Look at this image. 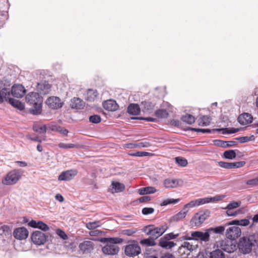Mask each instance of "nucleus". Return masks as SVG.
I'll list each match as a JSON object with an SVG mask.
<instances>
[{
	"label": "nucleus",
	"mask_w": 258,
	"mask_h": 258,
	"mask_svg": "<svg viewBox=\"0 0 258 258\" xmlns=\"http://www.w3.org/2000/svg\"><path fill=\"white\" fill-rule=\"evenodd\" d=\"M25 99L27 103L32 106L29 108L31 114L36 115L41 114L43 98L38 93L30 92Z\"/></svg>",
	"instance_id": "nucleus-1"
},
{
	"label": "nucleus",
	"mask_w": 258,
	"mask_h": 258,
	"mask_svg": "<svg viewBox=\"0 0 258 258\" xmlns=\"http://www.w3.org/2000/svg\"><path fill=\"white\" fill-rule=\"evenodd\" d=\"M224 227H216L206 229L205 232L195 231L191 233L192 239L200 240L204 241H208L209 240L210 235L212 234H222L224 231Z\"/></svg>",
	"instance_id": "nucleus-2"
},
{
	"label": "nucleus",
	"mask_w": 258,
	"mask_h": 258,
	"mask_svg": "<svg viewBox=\"0 0 258 258\" xmlns=\"http://www.w3.org/2000/svg\"><path fill=\"white\" fill-rule=\"evenodd\" d=\"M106 241V244L102 247V251L105 254L115 255L119 250V247L117 244L120 243L123 240L120 238H104Z\"/></svg>",
	"instance_id": "nucleus-3"
},
{
	"label": "nucleus",
	"mask_w": 258,
	"mask_h": 258,
	"mask_svg": "<svg viewBox=\"0 0 258 258\" xmlns=\"http://www.w3.org/2000/svg\"><path fill=\"white\" fill-rule=\"evenodd\" d=\"M257 241L258 239H254V235H250L248 238L244 237L240 239L238 247L241 252L248 253L251 251L252 247Z\"/></svg>",
	"instance_id": "nucleus-4"
},
{
	"label": "nucleus",
	"mask_w": 258,
	"mask_h": 258,
	"mask_svg": "<svg viewBox=\"0 0 258 258\" xmlns=\"http://www.w3.org/2000/svg\"><path fill=\"white\" fill-rule=\"evenodd\" d=\"M141 252V248L137 242L134 241L128 243L124 248V253L126 256L133 257Z\"/></svg>",
	"instance_id": "nucleus-5"
},
{
	"label": "nucleus",
	"mask_w": 258,
	"mask_h": 258,
	"mask_svg": "<svg viewBox=\"0 0 258 258\" xmlns=\"http://www.w3.org/2000/svg\"><path fill=\"white\" fill-rule=\"evenodd\" d=\"M211 212L209 210L201 211L196 213L190 220L191 224L195 226L201 225L210 216Z\"/></svg>",
	"instance_id": "nucleus-6"
},
{
	"label": "nucleus",
	"mask_w": 258,
	"mask_h": 258,
	"mask_svg": "<svg viewBox=\"0 0 258 258\" xmlns=\"http://www.w3.org/2000/svg\"><path fill=\"white\" fill-rule=\"evenodd\" d=\"M21 176L18 170H13L9 172L2 180L5 185H13L17 182Z\"/></svg>",
	"instance_id": "nucleus-7"
},
{
	"label": "nucleus",
	"mask_w": 258,
	"mask_h": 258,
	"mask_svg": "<svg viewBox=\"0 0 258 258\" xmlns=\"http://www.w3.org/2000/svg\"><path fill=\"white\" fill-rule=\"evenodd\" d=\"M150 227H145L143 231L147 235H150L153 239L157 238L162 235L166 231L164 227H156L153 229L149 228Z\"/></svg>",
	"instance_id": "nucleus-8"
},
{
	"label": "nucleus",
	"mask_w": 258,
	"mask_h": 258,
	"mask_svg": "<svg viewBox=\"0 0 258 258\" xmlns=\"http://www.w3.org/2000/svg\"><path fill=\"white\" fill-rule=\"evenodd\" d=\"M220 247L221 249L225 252L232 253L236 250L237 246L235 240L226 239L221 242Z\"/></svg>",
	"instance_id": "nucleus-9"
},
{
	"label": "nucleus",
	"mask_w": 258,
	"mask_h": 258,
	"mask_svg": "<svg viewBox=\"0 0 258 258\" xmlns=\"http://www.w3.org/2000/svg\"><path fill=\"white\" fill-rule=\"evenodd\" d=\"M46 104L53 109L61 108L63 103L61 101L60 98L56 96H52L48 98L45 101Z\"/></svg>",
	"instance_id": "nucleus-10"
},
{
	"label": "nucleus",
	"mask_w": 258,
	"mask_h": 258,
	"mask_svg": "<svg viewBox=\"0 0 258 258\" xmlns=\"http://www.w3.org/2000/svg\"><path fill=\"white\" fill-rule=\"evenodd\" d=\"M46 239L45 234L39 231L34 232L31 235V239L33 242L38 245L44 244Z\"/></svg>",
	"instance_id": "nucleus-11"
},
{
	"label": "nucleus",
	"mask_w": 258,
	"mask_h": 258,
	"mask_svg": "<svg viewBox=\"0 0 258 258\" xmlns=\"http://www.w3.org/2000/svg\"><path fill=\"white\" fill-rule=\"evenodd\" d=\"M14 222V224H24L28 223V226H47V224L41 221L38 222L33 220L29 221L26 217L18 218Z\"/></svg>",
	"instance_id": "nucleus-12"
},
{
	"label": "nucleus",
	"mask_w": 258,
	"mask_h": 258,
	"mask_svg": "<svg viewBox=\"0 0 258 258\" xmlns=\"http://www.w3.org/2000/svg\"><path fill=\"white\" fill-rule=\"evenodd\" d=\"M241 230L239 227H230L226 231V237L231 240H235L240 237Z\"/></svg>",
	"instance_id": "nucleus-13"
},
{
	"label": "nucleus",
	"mask_w": 258,
	"mask_h": 258,
	"mask_svg": "<svg viewBox=\"0 0 258 258\" xmlns=\"http://www.w3.org/2000/svg\"><path fill=\"white\" fill-rule=\"evenodd\" d=\"M28 235V230L25 227H18L13 232L14 237L16 239L20 240L26 239Z\"/></svg>",
	"instance_id": "nucleus-14"
},
{
	"label": "nucleus",
	"mask_w": 258,
	"mask_h": 258,
	"mask_svg": "<svg viewBox=\"0 0 258 258\" xmlns=\"http://www.w3.org/2000/svg\"><path fill=\"white\" fill-rule=\"evenodd\" d=\"M26 90L21 84H15L11 89L12 95L15 97L21 98L24 96Z\"/></svg>",
	"instance_id": "nucleus-15"
},
{
	"label": "nucleus",
	"mask_w": 258,
	"mask_h": 258,
	"mask_svg": "<svg viewBox=\"0 0 258 258\" xmlns=\"http://www.w3.org/2000/svg\"><path fill=\"white\" fill-rule=\"evenodd\" d=\"M78 173L76 169H71L63 171L58 176V179L59 181H68L73 179Z\"/></svg>",
	"instance_id": "nucleus-16"
},
{
	"label": "nucleus",
	"mask_w": 258,
	"mask_h": 258,
	"mask_svg": "<svg viewBox=\"0 0 258 258\" xmlns=\"http://www.w3.org/2000/svg\"><path fill=\"white\" fill-rule=\"evenodd\" d=\"M51 85L48 81H44L39 83L37 85V90L39 94L45 95L49 93L51 90Z\"/></svg>",
	"instance_id": "nucleus-17"
},
{
	"label": "nucleus",
	"mask_w": 258,
	"mask_h": 258,
	"mask_svg": "<svg viewBox=\"0 0 258 258\" xmlns=\"http://www.w3.org/2000/svg\"><path fill=\"white\" fill-rule=\"evenodd\" d=\"M188 208H190L189 206H186V204L185 205L182 210L169 219V222L173 223L182 220L185 217L188 212Z\"/></svg>",
	"instance_id": "nucleus-18"
},
{
	"label": "nucleus",
	"mask_w": 258,
	"mask_h": 258,
	"mask_svg": "<svg viewBox=\"0 0 258 258\" xmlns=\"http://www.w3.org/2000/svg\"><path fill=\"white\" fill-rule=\"evenodd\" d=\"M102 105L103 108L108 111H116L118 108V105L116 102L112 99H109L104 101Z\"/></svg>",
	"instance_id": "nucleus-19"
},
{
	"label": "nucleus",
	"mask_w": 258,
	"mask_h": 258,
	"mask_svg": "<svg viewBox=\"0 0 258 258\" xmlns=\"http://www.w3.org/2000/svg\"><path fill=\"white\" fill-rule=\"evenodd\" d=\"M253 117L248 113H243L239 115L237 118L238 122L241 125H246L252 122Z\"/></svg>",
	"instance_id": "nucleus-20"
},
{
	"label": "nucleus",
	"mask_w": 258,
	"mask_h": 258,
	"mask_svg": "<svg viewBox=\"0 0 258 258\" xmlns=\"http://www.w3.org/2000/svg\"><path fill=\"white\" fill-rule=\"evenodd\" d=\"M212 202V198L210 197L198 199L196 200L191 201L188 203L186 204V206H189L190 208L194 207L195 206H200L206 203Z\"/></svg>",
	"instance_id": "nucleus-21"
},
{
	"label": "nucleus",
	"mask_w": 258,
	"mask_h": 258,
	"mask_svg": "<svg viewBox=\"0 0 258 258\" xmlns=\"http://www.w3.org/2000/svg\"><path fill=\"white\" fill-rule=\"evenodd\" d=\"M93 243L91 241H85L79 245L80 250L83 253H90L93 250Z\"/></svg>",
	"instance_id": "nucleus-22"
},
{
	"label": "nucleus",
	"mask_w": 258,
	"mask_h": 258,
	"mask_svg": "<svg viewBox=\"0 0 258 258\" xmlns=\"http://www.w3.org/2000/svg\"><path fill=\"white\" fill-rule=\"evenodd\" d=\"M249 224V219L234 220L226 223L224 226H248Z\"/></svg>",
	"instance_id": "nucleus-23"
},
{
	"label": "nucleus",
	"mask_w": 258,
	"mask_h": 258,
	"mask_svg": "<svg viewBox=\"0 0 258 258\" xmlns=\"http://www.w3.org/2000/svg\"><path fill=\"white\" fill-rule=\"evenodd\" d=\"M71 106L72 108L81 109L83 108L84 102L80 98L74 97L71 100Z\"/></svg>",
	"instance_id": "nucleus-24"
},
{
	"label": "nucleus",
	"mask_w": 258,
	"mask_h": 258,
	"mask_svg": "<svg viewBox=\"0 0 258 258\" xmlns=\"http://www.w3.org/2000/svg\"><path fill=\"white\" fill-rule=\"evenodd\" d=\"M84 95L85 100L88 101H93L98 96V93L96 90L89 89Z\"/></svg>",
	"instance_id": "nucleus-25"
},
{
	"label": "nucleus",
	"mask_w": 258,
	"mask_h": 258,
	"mask_svg": "<svg viewBox=\"0 0 258 258\" xmlns=\"http://www.w3.org/2000/svg\"><path fill=\"white\" fill-rule=\"evenodd\" d=\"M127 112L132 115H139L141 112V109L138 104L131 103L127 107Z\"/></svg>",
	"instance_id": "nucleus-26"
},
{
	"label": "nucleus",
	"mask_w": 258,
	"mask_h": 258,
	"mask_svg": "<svg viewBox=\"0 0 258 258\" xmlns=\"http://www.w3.org/2000/svg\"><path fill=\"white\" fill-rule=\"evenodd\" d=\"M215 144L222 148L230 147L233 146H236L237 144V142L233 141H223L219 140L214 141Z\"/></svg>",
	"instance_id": "nucleus-27"
},
{
	"label": "nucleus",
	"mask_w": 258,
	"mask_h": 258,
	"mask_svg": "<svg viewBox=\"0 0 258 258\" xmlns=\"http://www.w3.org/2000/svg\"><path fill=\"white\" fill-rule=\"evenodd\" d=\"M141 105L143 106V110L144 112L150 113L153 111L155 104L149 101H144L141 102Z\"/></svg>",
	"instance_id": "nucleus-28"
},
{
	"label": "nucleus",
	"mask_w": 258,
	"mask_h": 258,
	"mask_svg": "<svg viewBox=\"0 0 258 258\" xmlns=\"http://www.w3.org/2000/svg\"><path fill=\"white\" fill-rule=\"evenodd\" d=\"M10 96V89L7 88H2L0 87V103H2L4 100L8 101Z\"/></svg>",
	"instance_id": "nucleus-29"
},
{
	"label": "nucleus",
	"mask_w": 258,
	"mask_h": 258,
	"mask_svg": "<svg viewBox=\"0 0 258 258\" xmlns=\"http://www.w3.org/2000/svg\"><path fill=\"white\" fill-rule=\"evenodd\" d=\"M8 100H9V102L10 104L20 110H23L25 108L24 103H22L18 100L12 98H9Z\"/></svg>",
	"instance_id": "nucleus-30"
},
{
	"label": "nucleus",
	"mask_w": 258,
	"mask_h": 258,
	"mask_svg": "<svg viewBox=\"0 0 258 258\" xmlns=\"http://www.w3.org/2000/svg\"><path fill=\"white\" fill-rule=\"evenodd\" d=\"M159 245L166 249H170L175 245L173 241H170L169 240L162 238L159 241Z\"/></svg>",
	"instance_id": "nucleus-31"
},
{
	"label": "nucleus",
	"mask_w": 258,
	"mask_h": 258,
	"mask_svg": "<svg viewBox=\"0 0 258 258\" xmlns=\"http://www.w3.org/2000/svg\"><path fill=\"white\" fill-rule=\"evenodd\" d=\"M164 185L166 188H174L178 184V180L177 179H165L164 181Z\"/></svg>",
	"instance_id": "nucleus-32"
},
{
	"label": "nucleus",
	"mask_w": 258,
	"mask_h": 258,
	"mask_svg": "<svg viewBox=\"0 0 258 258\" xmlns=\"http://www.w3.org/2000/svg\"><path fill=\"white\" fill-rule=\"evenodd\" d=\"M112 188L115 192H120L125 190V185L118 181H113L111 183Z\"/></svg>",
	"instance_id": "nucleus-33"
},
{
	"label": "nucleus",
	"mask_w": 258,
	"mask_h": 258,
	"mask_svg": "<svg viewBox=\"0 0 258 258\" xmlns=\"http://www.w3.org/2000/svg\"><path fill=\"white\" fill-rule=\"evenodd\" d=\"M212 118L208 115H203L198 119V124L200 126H208L210 124Z\"/></svg>",
	"instance_id": "nucleus-34"
},
{
	"label": "nucleus",
	"mask_w": 258,
	"mask_h": 258,
	"mask_svg": "<svg viewBox=\"0 0 258 258\" xmlns=\"http://www.w3.org/2000/svg\"><path fill=\"white\" fill-rule=\"evenodd\" d=\"M156 191V189L153 186H147L143 187L139 190V194L140 195L154 194Z\"/></svg>",
	"instance_id": "nucleus-35"
},
{
	"label": "nucleus",
	"mask_w": 258,
	"mask_h": 258,
	"mask_svg": "<svg viewBox=\"0 0 258 258\" xmlns=\"http://www.w3.org/2000/svg\"><path fill=\"white\" fill-rule=\"evenodd\" d=\"M181 119L183 122L188 124H192L195 122V117L189 114H186L184 115H182L181 117Z\"/></svg>",
	"instance_id": "nucleus-36"
},
{
	"label": "nucleus",
	"mask_w": 258,
	"mask_h": 258,
	"mask_svg": "<svg viewBox=\"0 0 258 258\" xmlns=\"http://www.w3.org/2000/svg\"><path fill=\"white\" fill-rule=\"evenodd\" d=\"M155 115L158 118H165L168 116V112L166 109H159L155 111Z\"/></svg>",
	"instance_id": "nucleus-37"
},
{
	"label": "nucleus",
	"mask_w": 258,
	"mask_h": 258,
	"mask_svg": "<svg viewBox=\"0 0 258 258\" xmlns=\"http://www.w3.org/2000/svg\"><path fill=\"white\" fill-rule=\"evenodd\" d=\"M223 156L225 158L232 160L235 158L236 154L235 150H229L225 151L223 153Z\"/></svg>",
	"instance_id": "nucleus-38"
},
{
	"label": "nucleus",
	"mask_w": 258,
	"mask_h": 258,
	"mask_svg": "<svg viewBox=\"0 0 258 258\" xmlns=\"http://www.w3.org/2000/svg\"><path fill=\"white\" fill-rule=\"evenodd\" d=\"M210 258H225V254L220 249H216L210 253Z\"/></svg>",
	"instance_id": "nucleus-39"
},
{
	"label": "nucleus",
	"mask_w": 258,
	"mask_h": 258,
	"mask_svg": "<svg viewBox=\"0 0 258 258\" xmlns=\"http://www.w3.org/2000/svg\"><path fill=\"white\" fill-rule=\"evenodd\" d=\"M47 128L46 125H40L38 124H34L33 130L34 131L38 132L40 134H45Z\"/></svg>",
	"instance_id": "nucleus-40"
},
{
	"label": "nucleus",
	"mask_w": 258,
	"mask_h": 258,
	"mask_svg": "<svg viewBox=\"0 0 258 258\" xmlns=\"http://www.w3.org/2000/svg\"><path fill=\"white\" fill-rule=\"evenodd\" d=\"M236 140L238 141L240 143H244L247 142L248 141H254L255 140L254 137L253 135H251L250 137H240L235 139Z\"/></svg>",
	"instance_id": "nucleus-41"
},
{
	"label": "nucleus",
	"mask_w": 258,
	"mask_h": 258,
	"mask_svg": "<svg viewBox=\"0 0 258 258\" xmlns=\"http://www.w3.org/2000/svg\"><path fill=\"white\" fill-rule=\"evenodd\" d=\"M88 229L91 230L89 232V234L91 236H96L97 235H101L102 233V231L101 230H97L96 228L97 227H87Z\"/></svg>",
	"instance_id": "nucleus-42"
},
{
	"label": "nucleus",
	"mask_w": 258,
	"mask_h": 258,
	"mask_svg": "<svg viewBox=\"0 0 258 258\" xmlns=\"http://www.w3.org/2000/svg\"><path fill=\"white\" fill-rule=\"evenodd\" d=\"M140 243L146 246H153L156 244V242L152 237L151 238L144 239L141 240Z\"/></svg>",
	"instance_id": "nucleus-43"
},
{
	"label": "nucleus",
	"mask_w": 258,
	"mask_h": 258,
	"mask_svg": "<svg viewBox=\"0 0 258 258\" xmlns=\"http://www.w3.org/2000/svg\"><path fill=\"white\" fill-rule=\"evenodd\" d=\"M175 161L177 164L181 167H185L188 164L187 160L185 158L181 157H176Z\"/></svg>",
	"instance_id": "nucleus-44"
},
{
	"label": "nucleus",
	"mask_w": 258,
	"mask_h": 258,
	"mask_svg": "<svg viewBox=\"0 0 258 258\" xmlns=\"http://www.w3.org/2000/svg\"><path fill=\"white\" fill-rule=\"evenodd\" d=\"M89 121L93 123H99L101 121V117L100 115L94 114L91 115L89 118Z\"/></svg>",
	"instance_id": "nucleus-45"
},
{
	"label": "nucleus",
	"mask_w": 258,
	"mask_h": 258,
	"mask_svg": "<svg viewBox=\"0 0 258 258\" xmlns=\"http://www.w3.org/2000/svg\"><path fill=\"white\" fill-rule=\"evenodd\" d=\"M179 201V199H168L164 200L161 204V206H165L170 204H176Z\"/></svg>",
	"instance_id": "nucleus-46"
},
{
	"label": "nucleus",
	"mask_w": 258,
	"mask_h": 258,
	"mask_svg": "<svg viewBox=\"0 0 258 258\" xmlns=\"http://www.w3.org/2000/svg\"><path fill=\"white\" fill-rule=\"evenodd\" d=\"M240 205H241V202H240V201H238V202L233 201V202L229 203L225 209L232 210L233 209H235V208L239 207L240 206Z\"/></svg>",
	"instance_id": "nucleus-47"
},
{
	"label": "nucleus",
	"mask_w": 258,
	"mask_h": 258,
	"mask_svg": "<svg viewBox=\"0 0 258 258\" xmlns=\"http://www.w3.org/2000/svg\"><path fill=\"white\" fill-rule=\"evenodd\" d=\"M132 119H137V120H145L147 121H152L156 122L157 119L155 118L148 117H131Z\"/></svg>",
	"instance_id": "nucleus-48"
},
{
	"label": "nucleus",
	"mask_w": 258,
	"mask_h": 258,
	"mask_svg": "<svg viewBox=\"0 0 258 258\" xmlns=\"http://www.w3.org/2000/svg\"><path fill=\"white\" fill-rule=\"evenodd\" d=\"M150 154L149 153L144 152V151H138L134 153H131L130 155L132 156L136 157H143V156H147Z\"/></svg>",
	"instance_id": "nucleus-49"
},
{
	"label": "nucleus",
	"mask_w": 258,
	"mask_h": 258,
	"mask_svg": "<svg viewBox=\"0 0 258 258\" xmlns=\"http://www.w3.org/2000/svg\"><path fill=\"white\" fill-rule=\"evenodd\" d=\"M218 165L223 168L230 169L231 162L224 161H219L218 162Z\"/></svg>",
	"instance_id": "nucleus-50"
},
{
	"label": "nucleus",
	"mask_w": 258,
	"mask_h": 258,
	"mask_svg": "<svg viewBox=\"0 0 258 258\" xmlns=\"http://www.w3.org/2000/svg\"><path fill=\"white\" fill-rule=\"evenodd\" d=\"M178 236V234H174L173 233L171 232L167 234H165L163 238L166 239L167 240H170L176 238Z\"/></svg>",
	"instance_id": "nucleus-51"
},
{
	"label": "nucleus",
	"mask_w": 258,
	"mask_h": 258,
	"mask_svg": "<svg viewBox=\"0 0 258 258\" xmlns=\"http://www.w3.org/2000/svg\"><path fill=\"white\" fill-rule=\"evenodd\" d=\"M56 233L60 238L63 239H67L68 238V236L66 233L60 229H57Z\"/></svg>",
	"instance_id": "nucleus-52"
},
{
	"label": "nucleus",
	"mask_w": 258,
	"mask_h": 258,
	"mask_svg": "<svg viewBox=\"0 0 258 258\" xmlns=\"http://www.w3.org/2000/svg\"><path fill=\"white\" fill-rule=\"evenodd\" d=\"M154 212V209L153 208H144L142 209V213L145 215L152 214Z\"/></svg>",
	"instance_id": "nucleus-53"
},
{
	"label": "nucleus",
	"mask_w": 258,
	"mask_h": 258,
	"mask_svg": "<svg viewBox=\"0 0 258 258\" xmlns=\"http://www.w3.org/2000/svg\"><path fill=\"white\" fill-rule=\"evenodd\" d=\"M246 183L252 186L258 185V178L248 180L246 181Z\"/></svg>",
	"instance_id": "nucleus-54"
},
{
	"label": "nucleus",
	"mask_w": 258,
	"mask_h": 258,
	"mask_svg": "<svg viewBox=\"0 0 258 258\" xmlns=\"http://www.w3.org/2000/svg\"><path fill=\"white\" fill-rule=\"evenodd\" d=\"M138 148H147L151 146V144L149 142H140L137 143Z\"/></svg>",
	"instance_id": "nucleus-55"
},
{
	"label": "nucleus",
	"mask_w": 258,
	"mask_h": 258,
	"mask_svg": "<svg viewBox=\"0 0 258 258\" xmlns=\"http://www.w3.org/2000/svg\"><path fill=\"white\" fill-rule=\"evenodd\" d=\"M136 232L137 230L135 229H126L123 231V233L127 236H132Z\"/></svg>",
	"instance_id": "nucleus-56"
},
{
	"label": "nucleus",
	"mask_w": 258,
	"mask_h": 258,
	"mask_svg": "<svg viewBox=\"0 0 258 258\" xmlns=\"http://www.w3.org/2000/svg\"><path fill=\"white\" fill-rule=\"evenodd\" d=\"M240 210H238L236 211L233 212L232 209H227L226 214L228 216H235L240 213Z\"/></svg>",
	"instance_id": "nucleus-57"
},
{
	"label": "nucleus",
	"mask_w": 258,
	"mask_h": 258,
	"mask_svg": "<svg viewBox=\"0 0 258 258\" xmlns=\"http://www.w3.org/2000/svg\"><path fill=\"white\" fill-rule=\"evenodd\" d=\"M151 198L150 196H143L142 197H140L138 199V201L140 203H144V202H147L151 200Z\"/></svg>",
	"instance_id": "nucleus-58"
},
{
	"label": "nucleus",
	"mask_w": 258,
	"mask_h": 258,
	"mask_svg": "<svg viewBox=\"0 0 258 258\" xmlns=\"http://www.w3.org/2000/svg\"><path fill=\"white\" fill-rule=\"evenodd\" d=\"M213 132H221L222 131L223 134H229V129L228 128H214L213 129Z\"/></svg>",
	"instance_id": "nucleus-59"
},
{
	"label": "nucleus",
	"mask_w": 258,
	"mask_h": 258,
	"mask_svg": "<svg viewBox=\"0 0 258 258\" xmlns=\"http://www.w3.org/2000/svg\"><path fill=\"white\" fill-rule=\"evenodd\" d=\"M225 197L224 195H219L217 196L214 197H211L212 198V202L215 201H219L223 200V199Z\"/></svg>",
	"instance_id": "nucleus-60"
},
{
	"label": "nucleus",
	"mask_w": 258,
	"mask_h": 258,
	"mask_svg": "<svg viewBox=\"0 0 258 258\" xmlns=\"http://www.w3.org/2000/svg\"><path fill=\"white\" fill-rule=\"evenodd\" d=\"M183 247L186 248L188 250L192 249V245L188 242H184L182 244Z\"/></svg>",
	"instance_id": "nucleus-61"
},
{
	"label": "nucleus",
	"mask_w": 258,
	"mask_h": 258,
	"mask_svg": "<svg viewBox=\"0 0 258 258\" xmlns=\"http://www.w3.org/2000/svg\"><path fill=\"white\" fill-rule=\"evenodd\" d=\"M57 125L55 124H50L48 125L47 128L50 131L56 132L57 130Z\"/></svg>",
	"instance_id": "nucleus-62"
},
{
	"label": "nucleus",
	"mask_w": 258,
	"mask_h": 258,
	"mask_svg": "<svg viewBox=\"0 0 258 258\" xmlns=\"http://www.w3.org/2000/svg\"><path fill=\"white\" fill-rule=\"evenodd\" d=\"M252 223L250 226H253L254 223H258V214L255 215L252 218Z\"/></svg>",
	"instance_id": "nucleus-63"
},
{
	"label": "nucleus",
	"mask_w": 258,
	"mask_h": 258,
	"mask_svg": "<svg viewBox=\"0 0 258 258\" xmlns=\"http://www.w3.org/2000/svg\"><path fill=\"white\" fill-rule=\"evenodd\" d=\"M146 258H158L157 256L155 253L151 254L147 252H146Z\"/></svg>",
	"instance_id": "nucleus-64"
}]
</instances>
